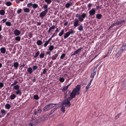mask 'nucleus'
I'll return each mask as SVG.
<instances>
[{"instance_id": "4c0bfd02", "label": "nucleus", "mask_w": 126, "mask_h": 126, "mask_svg": "<svg viewBox=\"0 0 126 126\" xmlns=\"http://www.w3.org/2000/svg\"><path fill=\"white\" fill-rule=\"evenodd\" d=\"M5 13V12L3 10H1L0 11V14L2 15H4Z\"/></svg>"}, {"instance_id": "f704fd0d", "label": "nucleus", "mask_w": 126, "mask_h": 126, "mask_svg": "<svg viewBox=\"0 0 126 126\" xmlns=\"http://www.w3.org/2000/svg\"><path fill=\"white\" fill-rule=\"evenodd\" d=\"M64 32V30H62L61 31V32H60L59 34V35L60 36H62Z\"/></svg>"}, {"instance_id": "393cba45", "label": "nucleus", "mask_w": 126, "mask_h": 126, "mask_svg": "<svg viewBox=\"0 0 126 126\" xmlns=\"http://www.w3.org/2000/svg\"><path fill=\"white\" fill-rule=\"evenodd\" d=\"M24 12L26 13H28L30 11V10L28 8H24Z\"/></svg>"}, {"instance_id": "9d476101", "label": "nucleus", "mask_w": 126, "mask_h": 126, "mask_svg": "<svg viewBox=\"0 0 126 126\" xmlns=\"http://www.w3.org/2000/svg\"><path fill=\"white\" fill-rule=\"evenodd\" d=\"M87 17V15L85 13H83L81 15H80V17L81 18V20H80V22L83 21V19L85 17Z\"/></svg>"}, {"instance_id": "c03bdc74", "label": "nucleus", "mask_w": 126, "mask_h": 126, "mask_svg": "<svg viewBox=\"0 0 126 126\" xmlns=\"http://www.w3.org/2000/svg\"><path fill=\"white\" fill-rule=\"evenodd\" d=\"M15 39L17 41H19L20 40H21V38L20 37L18 36H17L15 38Z\"/></svg>"}, {"instance_id": "4468645a", "label": "nucleus", "mask_w": 126, "mask_h": 126, "mask_svg": "<svg viewBox=\"0 0 126 126\" xmlns=\"http://www.w3.org/2000/svg\"><path fill=\"white\" fill-rule=\"evenodd\" d=\"M78 27L77 28V29L78 30L80 31H83V26L81 24L79 25Z\"/></svg>"}, {"instance_id": "69168bd1", "label": "nucleus", "mask_w": 126, "mask_h": 126, "mask_svg": "<svg viewBox=\"0 0 126 126\" xmlns=\"http://www.w3.org/2000/svg\"><path fill=\"white\" fill-rule=\"evenodd\" d=\"M28 36L30 37V38H31L32 37V35L31 33H30L28 34Z\"/></svg>"}, {"instance_id": "79ce46f5", "label": "nucleus", "mask_w": 126, "mask_h": 126, "mask_svg": "<svg viewBox=\"0 0 126 126\" xmlns=\"http://www.w3.org/2000/svg\"><path fill=\"white\" fill-rule=\"evenodd\" d=\"M66 54L65 53H62L60 56V58L63 59L65 56Z\"/></svg>"}, {"instance_id": "774afa93", "label": "nucleus", "mask_w": 126, "mask_h": 126, "mask_svg": "<svg viewBox=\"0 0 126 126\" xmlns=\"http://www.w3.org/2000/svg\"><path fill=\"white\" fill-rule=\"evenodd\" d=\"M116 26V25H115V23H114L112 25H111L110 27V28H112L113 26Z\"/></svg>"}, {"instance_id": "20e7f679", "label": "nucleus", "mask_w": 126, "mask_h": 126, "mask_svg": "<svg viewBox=\"0 0 126 126\" xmlns=\"http://www.w3.org/2000/svg\"><path fill=\"white\" fill-rule=\"evenodd\" d=\"M48 11L47 9H46L44 11L40 13L39 16L42 19H43V17L45 16L46 15Z\"/></svg>"}, {"instance_id": "f257e3e1", "label": "nucleus", "mask_w": 126, "mask_h": 126, "mask_svg": "<svg viewBox=\"0 0 126 126\" xmlns=\"http://www.w3.org/2000/svg\"><path fill=\"white\" fill-rule=\"evenodd\" d=\"M80 89V85H78L75 88H74L71 93L70 96L71 98H74L77 95H79V92Z\"/></svg>"}, {"instance_id": "680f3d73", "label": "nucleus", "mask_w": 126, "mask_h": 126, "mask_svg": "<svg viewBox=\"0 0 126 126\" xmlns=\"http://www.w3.org/2000/svg\"><path fill=\"white\" fill-rule=\"evenodd\" d=\"M42 111V110L41 109H38L37 111V114L39 113H40Z\"/></svg>"}, {"instance_id": "9b49d317", "label": "nucleus", "mask_w": 126, "mask_h": 126, "mask_svg": "<svg viewBox=\"0 0 126 126\" xmlns=\"http://www.w3.org/2000/svg\"><path fill=\"white\" fill-rule=\"evenodd\" d=\"M14 33L16 36H18L21 33V32L17 29H16L14 31Z\"/></svg>"}, {"instance_id": "f03ea898", "label": "nucleus", "mask_w": 126, "mask_h": 126, "mask_svg": "<svg viewBox=\"0 0 126 126\" xmlns=\"http://www.w3.org/2000/svg\"><path fill=\"white\" fill-rule=\"evenodd\" d=\"M72 98H71V96L68 97L63 101L62 104L64 105L67 108L70 107L71 105V104L70 103V101Z\"/></svg>"}, {"instance_id": "3c124183", "label": "nucleus", "mask_w": 126, "mask_h": 126, "mask_svg": "<svg viewBox=\"0 0 126 126\" xmlns=\"http://www.w3.org/2000/svg\"><path fill=\"white\" fill-rule=\"evenodd\" d=\"M40 54V52L39 51H38L35 54V55L34 56V58L37 57Z\"/></svg>"}, {"instance_id": "ddd939ff", "label": "nucleus", "mask_w": 126, "mask_h": 126, "mask_svg": "<svg viewBox=\"0 0 126 126\" xmlns=\"http://www.w3.org/2000/svg\"><path fill=\"white\" fill-rule=\"evenodd\" d=\"M41 121V119H39V120H36L33 122L34 126H35L38 124Z\"/></svg>"}, {"instance_id": "13d9d810", "label": "nucleus", "mask_w": 126, "mask_h": 126, "mask_svg": "<svg viewBox=\"0 0 126 126\" xmlns=\"http://www.w3.org/2000/svg\"><path fill=\"white\" fill-rule=\"evenodd\" d=\"M22 11V9H19L17 11V14H19Z\"/></svg>"}, {"instance_id": "2f4dec72", "label": "nucleus", "mask_w": 126, "mask_h": 126, "mask_svg": "<svg viewBox=\"0 0 126 126\" xmlns=\"http://www.w3.org/2000/svg\"><path fill=\"white\" fill-rule=\"evenodd\" d=\"M56 110H57V108H54L51 111V112H50V114H51L53 113H55V111H56Z\"/></svg>"}, {"instance_id": "b1692460", "label": "nucleus", "mask_w": 126, "mask_h": 126, "mask_svg": "<svg viewBox=\"0 0 126 126\" xmlns=\"http://www.w3.org/2000/svg\"><path fill=\"white\" fill-rule=\"evenodd\" d=\"M32 7L33 9H35L37 8L38 7V5L37 4L34 3L32 4Z\"/></svg>"}, {"instance_id": "bf43d9fd", "label": "nucleus", "mask_w": 126, "mask_h": 126, "mask_svg": "<svg viewBox=\"0 0 126 126\" xmlns=\"http://www.w3.org/2000/svg\"><path fill=\"white\" fill-rule=\"evenodd\" d=\"M68 89L67 88H66V87H64L63 89H62V90L63 92H64L66 90Z\"/></svg>"}, {"instance_id": "39448f33", "label": "nucleus", "mask_w": 126, "mask_h": 126, "mask_svg": "<svg viewBox=\"0 0 126 126\" xmlns=\"http://www.w3.org/2000/svg\"><path fill=\"white\" fill-rule=\"evenodd\" d=\"M123 51L121 48H119V49L117 52L115 56V57L117 58L119 57L121 55L122 53H123Z\"/></svg>"}, {"instance_id": "052dcab7", "label": "nucleus", "mask_w": 126, "mask_h": 126, "mask_svg": "<svg viewBox=\"0 0 126 126\" xmlns=\"http://www.w3.org/2000/svg\"><path fill=\"white\" fill-rule=\"evenodd\" d=\"M55 26L54 25H53L52 26H51V27H50L49 28V29H50L51 30L52 29H54L55 28Z\"/></svg>"}, {"instance_id": "a19ab883", "label": "nucleus", "mask_w": 126, "mask_h": 126, "mask_svg": "<svg viewBox=\"0 0 126 126\" xmlns=\"http://www.w3.org/2000/svg\"><path fill=\"white\" fill-rule=\"evenodd\" d=\"M59 80L60 82H63L64 81V79L63 77H61L59 79Z\"/></svg>"}, {"instance_id": "4be33fe9", "label": "nucleus", "mask_w": 126, "mask_h": 126, "mask_svg": "<svg viewBox=\"0 0 126 126\" xmlns=\"http://www.w3.org/2000/svg\"><path fill=\"white\" fill-rule=\"evenodd\" d=\"M16 94L17 95H19L20 96L22 94V92L21 90H18L16 92Z\"/></svg>"}, {"instance_id": "412c9836", "label": "nucleus", "mask_w": 126, "mask_h": 126, "mask_svg": "<svg viewBox=\"0 0 126 126\" xmlns=\"http://www.w3.org/2000/svg\"><path fill=\"white\" fill-rule=\"evenodd\" d=\"M18 65L19 64L17 62H15L14 63V66L16 69H17V67H18Z\"/></svg>"}, {"instance_id": "a211bd4d", "label": "nucleus", "mask_w": 126, "mask_h": 126, "mask_svg": "<svg viewBox=\"0 0 126 126\" xmlns=\"http://www.w3.org/2000/svg\"><path fill=\"white\" fill-rule=\"evenodd\" d=\"M120 48L123 51L126 50V44H124V45H123Z\"/></svg>"}, {"instance_id": "0e129e2a", "label": "nucleus", "mask_w": 126, "mask_h": 126, "mask_svg": "<svg viewBox=\"0 0 126 126\" xmlns=\"http://www.w3.org/2000/svg\"><path fill=\"white\" fill-rule=\"evenodd\" d=\"M48 6L47 5H45L43 6L44 8L46 9H47V8Z\"/></svg>"}, {"instance_id": "c756f323", "label": "nucleus", "mask_w": 126, "mask_h": 126, "mask_svg": "<svg viewBox=\"0 0 126 126\" xmlns=\"http://www.w3.org/2000/svg\"><path fill=\"white\" fill-rule=\"evenodd\" d=\"M112 49L113 47H110L108 50L107 54H110L111 53Z\"/></svg>"}, {"instance_id": "a878e982", "label": "nucleus", "mask_w": 126, "mask_h": 126, "mask_svg": "<svg viewBox=\"0 0 126 126\" xmlns=\"http://www.w3.org/2000/svg\"><path fill=\"white\" fill-rule=\"evenodd\" d=\"M83 49L82 47H80L79 49H78L75 51V53L77 54L78 53L80 52L81 50Z\"/></svg>"}, {"instance_id": "338daca9", "label": "nucleus", "mask_w": 126, "mask_h": 126, "mask_svg": "<svg viewBox=\"0 0 126 126\" xmlns=\"http://www.w3.org/2000/svg\"><path fill=\"white\" fill-rule=\"evenodd\" d=\"M33 122H32V123H31L29 124V125H30L31 126H34Z\"/></svg>"}, {"instance_id": "58836bf2", "label": "nucleus", "mask_w": 126, "mask_h": 126, "mask_svg": "<svg viewBox=\"0 0 126 126\" xmlns=\"http://www.w3.org/2000/svg\"><path fill=\"white\" fill-rule=\"evenodd\" d=\"M33 98L36 100H37L39 98V97L36 94L34 95Z\"/></svg>"}, {"instance_id": "6e6552de", "label": "nucleus", "mask_w": 126, "mask_h": 126, "mask_svg": "<svg viewBox=\"0 0 126 126\" xmlns=\"http://www.w3.org/2000/svg\"><path fill=\"white\" fill-rule=\"evenodd\" d=\"M95 10L94 9L92 8L89 12V14L90 16H93L95 14Z\"/></svg>"}, {"instance_id": "49530a36", "label": "nucleus", "mask_w": 126, "mask_h": 126, "mask_svg": "<svg viewBox=\"0 0 126 126\" xmlns=\"http://www.w3.org/2000/svg\"><path fill=\"white\" fill-rule=\"evenodd\" d=\"M32 3L31 2H30L27 4V7L28 8L32 6Z\"/></svg>"}, {"instance_id": "37998d69", "label": "nucleus", "mask_w": 126, "mask_h": 126, "mask_svg": "<svg viewBox=\"0 0 126 126\" xmlns=\"http://www.w3.org/2000/svg\"><path fill=\"white\" fill-rule=\"evenodd\" d=\"M70 91L67 90L66 93V96L65 97H67L68 96L70 93Z\"/></svg>"}, {"instance_id": "f3484780", "label": "nucleus", "mask_w": 126, "mask_h": 126, "mask_svg": "<svg viewBox=\"0 0 126 126\" xmlns=\"http://www.w3.org/2000/svg\"><path fill=\"white\" fill-rule=\"evenodd\" d=\"M1 52L2 54H4L6 51V50L5 47H2L0 49Z\"/></svg>"}, {"instance_id": "f8f14e48", "label": "nucleus", "mask_w": 126, "mask_h": 126, "mask_svg": "<svg viewBox=\"0 0 126 126\" xmlns=\"http://www.w3.org/2000/svg\"><path fill=\"white\" fill-rule=\"evenodd\" d=\"M65 106L62 104H61V112L63 113H64L65 111Z\"/></svg>"}, {"instance_id": "5701e85b", "label": "nucleus", "mask_w": 126, "mask_h": 126, "mask_svg": "<svg viewBox=\"0 0 126 126\" xmlns=\"http://www.w3.org/2000/svg\"><path fill=\"white\" fill-rule=\"evenodd\" d=\"M5 107V109H9L11 107L10 105L8 103H6Z\"/></svg>"}, {"instance_id": "864d4df0", "label": "nucleus", "mask_w": 126, "mask_h": 126, "mask_svg": "<svg viewBox=\"0 0 126 126\" xmlns=\"http://www.w3.org/2000/svg\"><path fill=\"white\" fill-rule=\"evenodd\" d=\"M49 42H48L47 41L44 43V47H46V46L48 45V43Z\"/></svg>"}, {"instance_id": "dca6fc26", "label": "nucleus", "mask_w": 126, "mask_h": 126, "mask_svg": "<svg viewBox=\"0 0 126 126\" xmlns=\"http://www.w3.org/2000/svg\"><path fill=\"white\" fill-rule=\"evenodd\" d=\"M72 4V2H69L67 3L65 5V7L66 8H68L69 7L71 6Z\"/></svg>"}, {"instance_id": "72a5a7b5", "label": "nucleus", "mask_w": 126, "mask_h": 126, "mask_svg": "<svg viewBox=\"0 0 126 126\" xmlns=\"http://www.w3.org/2000/svg\"><path fill=\"white\" fill-rule=\"evenodd\" d=\"M80 17V14H77L76 15V17H78V19L80 21V20H81V18Z\"/></svg>"}, {"instance_id": "473e14b6", "label": "nucleus", "mask_w": 126, "mask_h": 126, "mask_svg": "<svg viewBox=\"0 0 126 126\" xmlns=\"http://www.w3.org/2000/svg\"><path fill=\"white\" fill-rule=\"evenodd\" d=\"M54 48V47L53 45H50L49 47V49L50 51H52Z\"/></svg>"}, {"instance_id": "4d7b16f0", "label": "nucleus", "mask_w": 126, "mask_h": 126, "mask_svg": "<svg viewBox=\"0 0 126 126\" xmlns=\"http://www.w3.org/2000/svg\"><path fill=\"white\" fill-rule=\"evenodd\" d=\"M91 6H92V4L90 3H89L88 4V9H91Z\"/></svg>"}, {"instance_id": "603ef678", "label": "nucleus", "mask_w": 126, "mask_h": 126, "mask_svg": "<svg viewBox=\"0 0 126 126\" xmlns=\"http://www.w3.org/2000/svg\"><path fill=\"white\" fill-rule=\"evenodd\" d=\"M70 32H69L70 33V34H73L75 33V31L73 30L72 29H71L70 30Z\"/></svg>"}, {"instance_id": "e2e57ef3", "label": "nucleus", "mask_w": 126, "mask_h": 126, "mask_svg": "<svg viewBox=\"0 0 126 126\" xmlns=\"http://www.w3.org/2000/svg\"><path fill=\"white\" fill-rule=\"evenodd\" d=\"M4 86L2 82H0V87L2 88Z\"/></svg>"}, {"instance_id": "e433bc0d", "label": "nucleus", "mask_w": 126, "mask_h": 126, "mask_svg": "<svg viewBox=\"0 0 126 126\" xmlns=\"http://www.w3.org/2000/svg\"><path fill=\"white\" fill-rule=\"evenodd\" d=\"M1 112L2 114H3V116H4V115H5L6 113L4 109L1 110Z\"/></svg>"}, {"instance_id": "2eb2a0df", "label": "nucleus", "mask_w": 126, "mask_h": 126, "mask_svg": "<svg viewBox=\"0 0 126 126\" xmlns=\"http://www.w3.org/2000/svg\"><path fill=\"white\" fill-rule=\"evenodd\" d=\"M70 35L69 32H67L65 33L64 36V38L65 39L67 38Z\"/></svg>"}, {"instance_id": "6ab92c4d", "label": "nucleus", "mask_w": 126, "mask_h": 126, "mask_svg": "<svg viewBox=\"0 0 126 126\" xmlns=\"http://www.w3.org/2000/svg\"><path fill=\"white\" fill-rule=\"evenodd\" d=\"M58 54L57 53L53 55L52 57V60H54L56 59L57 57H58Z\"/></svg>"}, {"instance_id": "7c9ffc66", "label": "nucleus", "mask_w": 126, "mask_h": 126, "mask_svg": "<svg viewBox=\"0 0 126 126\" xmlns=\"http://www.w3.org/2000/svg\"><path fill=\"white\" fill-rule=\"evenodd\" d=\"M16 97V96L15 94H12L10 96V98L11 99H13L15 98Z\"/></svg>"}, {"instance_id": "a18cd8bd", "label": "nucleus", "mask_w": 126, "mask_h": 126, "mask_svg": "<svg viewBox=\"0 0 126 126\" xmlns=\"http://www.w3.org/2000/svg\"><path fill=\"white\" fill-rule=\"evenodd\" d=\"M12 4V3L10 1L7 2L6 3V5L8 6H10Z\"/></svg>"}, {"instance_id": "bb28decb", "label": "nucleus", "mask_w": 126, "mask_h": 126, "mask_svg": "<svg viewBox=\"0 0 126 126\" xmlns=\"http://www.w3.org/2000/svg\"><path fill=\"white\" fill-rule=\"evenodd\" d=\"M20 86H19L18 85H16L14 86V89L16 90H19Z\"/></svg>"}, {"instance_id": "c85d7f7f", "label": "nucleus", "mask_w": 126, "mask_h": 126, "mask_svg": "<svg viewBox=\"0 0 126 126\" xmlns=\"http://www.w3.org/2000/svg\"><path fill=\"white\" fill-rule=\"evenodd\" d=\"M42 43V41L40 40H38L36 42L37 44L38 45H41Z\"/></svg>"}, {"instance_id": "ea45409f", "label": "nucleus", "mask_w": 126, "mask_h": 126, "mask_svg": "<svg viewBox=\"0 0 126 126\" xmlns=\"http://www.w3.org/2000/svg\"><path fill=\"white\" fill-rule=\"evenodd\" d=\"M5 24L6 25L8 26H10L11 25V24L9 21H7L6 22Z\"/></svg>"}, {"instance_id": "5fc2aeb1", "label": "nucleus", "mask_w": 126, "mask_h": 126, "mask_svg": "<svg viewBox=\"0 0 126 126\" xmlns=\"http://www.w3.org/2000/svg\"><path fill=\"white\" fill-rule=\"evenodd\" d=\"M121 115V113H119L118 114L116 117H115V118L116 119H117L118 118L120 115Z\"/></svg>"}, {"instance_id": "aec40b11", "label": "nucleus", "mask_w": 126, "mask_h": 126, "mask_svg": "<svg viewBox=\"0 0 126 126\" xmlns=\"http://www.w3.org/2000/svg\"><path fill=\"white\" fill-rule=\"evenodd\" d=\"M27 71L29 73L31 74L32 73V68L31 67H29L28 68Z\"/></svg>"}, {"instance_id": "6e6d98bb", "label": "nucleus", "mask_w": 126, "mask_h": 126, "mask_svg": "<svg viewBox=\"0 0 126 126\" xmlns=\"http://www.w3.org/2000/svg\"><path fill=\"white\" fill-rule=\"evenodd\" d=\"M47 70L46 68H45L43 69V73L44 74H45L47 72Z\"/></svg>"}, {"instance_id": "8fccbe9b", "label": "nucleus", "mask_w": 126, "mask_h": 126, "mask_svg": "<svg viewBox=\"0 0 126 126\" xmlns=\"http://www.w3.org/2000/svg\"><path fill=\"white\" fill-rule=\"evenodd\" d=\"M38 68V67L37 66L35 65H34L32 67V69L33 70H35Z\"/></svg>"}, {"instance_id": "0eeeda50", "label": "nucleus", "mask_w": 126, "mask_h": 126, "mask_svg": "<svg viewBox=\"0 0 126 126\" xmlns=\"http://www.w3.org/2000/svg\"><path fill=\"white\" fill-rule=\"evenodd\" d=\"M126 21L125 20H121L120 21H117L115 23V25H122L125 23Z\"/></svg>"}, {"instance_id": "1a4fd4ad", "label": "nucleus", "mask_w": 126, "mask_h": 126, "mask_svg": "<svg viewBox=\"0 0 126 126\" xmlns=\"http://www.w3.org/2000/svg\"><path fill=\"white\" fill-rule=\"evenodd\" d=\"M79 21V20L77 18L75 19L73 22L74 26L75 27H76L79 25L78 23Z\"/></svg>"}, {"instance_id": "c9c22d12", "label": "nucleus", "mask_w": 126, "mask_h": 126, "mask_svg": "<svg viewBox=\"0 0 126 126\" xmlns=\"http://www.w3.org/2000/svg\"><path fill=\"white\" fill-rule=\"evenodd\" d=\"M44 1L48 4H50L52 2V0H44Z\"/></svg>"}, {"instance_id": "de8ad7c7", "label": "nucleus", "mask_w": 126, "mask_h": 126, "mask_svg": "<svg viewBox=\"0 0 126 126\" xmlns=\"http://www.w3.org/2000/svg\"><path fill=\"white\" fill-rule=\"evenodd\" d=\"M45 54L44 53H41L39 55V56L40 58H43L44 57Z\"/></svg>"}, {"instance_id": "7ed1b4c3", "label": "nucleus", "mask_w": 126, "mask_h": 126, "mask_svg": "<svg viewBox=\"0 0 126 126\" xmlns=\"http://www.w3.org/2000/svg\"><path fill=\"white\" fill-rule=\"evenodd\" d=\"M56 104L50 103L45 106L43 108L44 111H47L49 110L53 107Z\"/></svg>"}, {"instance_id": "cd10ccee", "label": "nucleus", "mask_w": 126, "mask_h": 126, "mask_svg": "<svg viewBox=\"0 0 126 126\" xmlns=\"http://www.w3.org/2000/svg\"><path fill=\"white\" fill-rule=\"evenodd\" d=\"M102 15L100 14H97L96 15V17L97 19H100L101 18Z\"/></svg>"}, {"instance_id": "423d86ee", "label": "nucleus", "mask_w": 126, "mask_h": 126, "mask_svg": "<svg viewBox=\"0 0 126 126\" xmlns=\"http://www.w3.org/2000/svg\"><path fill=\"white\" fill-rule=\"evenodd\" d=\"M97 70V67H95L93 69V71L91 74L90 77L91 78H94V75L95 74Z\"/></svg>"}, {"instance_id": "09e8293b", "label": "nucleus", "mask_w": 126, "mask_h": 126, "mask_svg": "<svg viewBox=\"0 0 126 126\" xmlns=\"http://www.w3.org/2000/svg\"><path fill=\"white\" fill-rule=\"evenodd\" d=\"M91 84L90 83H89L88 85L86 87L85 89L86 91H87L88 90Z\"/></svg>"}]
</instances>
